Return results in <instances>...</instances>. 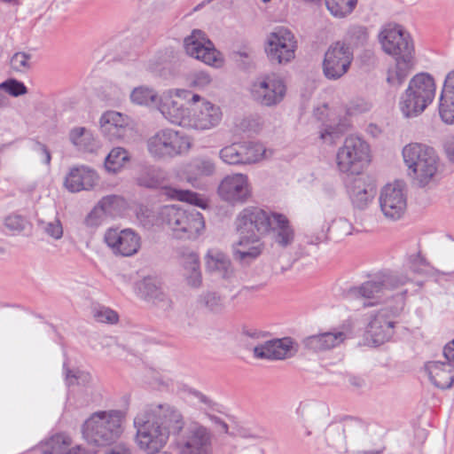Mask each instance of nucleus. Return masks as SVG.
Segmentation results:
<instances>
[{
    "label": "nucleus",
    "mask_w": 454,
    "mask_h": 454,
    "mask_svg": "<svg viewBox=\"0 0 454 454\" xmlns=\"http://www.w3.org/2000/svg\"><path fill=\"white\" fill-rule=\"evenodd\" d=\"M425 370L430 381L440 389H449L454 383V365L449 362L430 361Z\"/></svg>",
    "instance_id": "26"
},
{
    "label": "nucleus",
    "mask_w": 454,
    "mask_h": 454,
    "mask_svg": "<svg viewBox=\"0 0 454 454\" xmlns=\"http://www.w3.org/2000/svg\"><path fill=\"white\" fill-rule=\"evenodd\" d=\"M69 138L80 150H92L94 138L90 131L85 128H75L70 131Z\"/></svg>",
    "instance_id": "44"
},
{
    "label": "nucleus",
    "mask_w": 454,
    "mask_h": 454,
    "mask_svg": "<svg viewBox=\"0 0 454 454\" xmlns=\"http://www.w3.org/2000/svg\"><path fill=\"white\" fill-rule=\"evenodd\" d=\"M439 114L444 122L454 123V71L445 79L440 97Z\"/></svg>",
    "instance_id": "29"
},
{
    "label": "nucleus",
    "mask_w": 454,
    "mask_h": 454,
    "mask_svg": "<svg viewBox=\"0 0 454 454\" xmlns=\"http://www.w3.org/2000/svg\"><path fill=\"white\" fill-rule=\"evenodd\" d=\"M192 115L188 117L187 125L193 129L205 130L217 126L222 120V111L219 106L204 101L200 106L192 109Z\"/></svg>",
    "instance_id": "19"
},
{
    "label": "nucleus",
    "mask_w": 454,
    "mask_h": 454,
    "mask_svg": "<svg viewBox=\"0 0 454 454\" xmlns=\"http://www.w3.org/2000/svg\"><path fill=\"white\" fill-rule=\"evenodd\" d=\"M157 108L169 122L177 125H187L188 109L184 108L171 97L160 98Z\"/></svg>",
    "instance_id": "32"
},
{
    "label": "nucleus",
    "mask_w": 454,
    "mask_h": 454,
    "mask_svg": "<svg viewBox=\"0 0 454 454\" xmlns=\"http://www.w3.org/2000/svg\"><path fill=\"white\" fill-rule=\"evenodd\" d=\"M346 297L348 299L363 298L366 300H375V301L364 303V307H368L384 301L388 295L385 294L380 278L378 277L375 279L363 283L359 286L348 288L346 292Z\"/></svg>",
    "instance_id": "22"
},
{
    "label": "nucleus",
    "mask_w": 454,
    "mask_h": 454,
    "mask_svg": "<svg viewBox=\"0 0 454 454\" xmlns=\"http://www.w3.org/2000/svg\"><path fill=\"white\" fill-rule=\"evenodd\" d=\"M347 39L355 45H363L367 40V31L364 27L353 26L347 32Z\"/></svg>",
    "instance_id": "51"
},
{
    "label": "nucleus",
    "mask_w": 454,
    "mask_h": 454,
    "mask_svg": "<svg viewBox=\"0 0 454 454\" xmlns=\"http://www.w3.org/2000/svg\"><path fill=\"white\" fill-rule=\"evenodd\" d=\"M184 269L187 285L193 288L200 287L202 283V277L200 270L199 258L195 254H191L184 258Z\"/></svg>",
    "instance_id": "36"
},
{
    "label": "nucleus",
    "mask_w": 454,
    "mask_h": 454,
    "mask_svg": "<svg viewBox=\"0 0 454 454\" xmlns=\"http://www.w3.org/2000/svg\"><path fill=\"white\" fill-rule=\"evenodd\" d=\"M380 280L384 288L385 294L406 285L411 280L407 273L390 272L380 275Z\"/></svg>",
    "instance_id": "41"
},
{
    "label": "nucleus",
    "mask_w": 454,
    "mask_h": 454,
    "mask_svg": "<svg viewBox=\"0 0 454 454\" xmlns=\"http://www.w3.org/2000/svg\"><path fill=\"white\" fill-rule=\"evenodd\" d=\"M356 3L357 0H325L328 11L337 18H343L350 14Z\"/></svg>",
    "instance_id": "43"
},
{
    "label": "nucleus",
    "mask_w": 454,
    "mask_h": 454,
    "mask_svg": "<svg viewBox=\"0 0 454 454\" xmlns=\"http://www.w3.org/2000/svg\"><path fill=\"white\" fill-rule=\"evenodd\" d=\"M405 294L406 291H403L395 296L396 302L394 306L387 305L369 316L365 333L367 339L375 346L384 344L393 337L395 318L401 315L405 305Z\"/></svg>",
    "instance_id": "6"
},
{
    "label": "nucleus",
    "mask_w": 454,
    "mask_h": 454,
    "mask_svg": "<svg viewBox=\"0 0 454 454\" xmlns=\"http://www.w3.org/2000/svg\"><path fill=\"white\" fill-rule=\"evenodd\" d=\"M93 317L98 322L114 324L118 321V314L106 307H98L93 309Z\"/></svg>",
    "instance_id": "50"
},
{
    "label": "nucleus",
    "mask_w": 454,
    "mask_h": 454,
    "mask_svg": "<svg viewBox=\"0 0 454 454\" xmlns=\"http://www.w3.org/2000/svg\"><path fill=\"white\" fill-rule=\"evenodd\" d=\"M361 428V424L353 419H346L342 423L331 425L325 432L326 441L332 447L342 445L347 438L356 435Z\"/></svg>",
    "instance_id": "27"
},
{
    "label": "nucleus",
    "mask_w": 454,
    "mask_h": 454,
    "mask_svg": "<svg viewBox=\"0 0 454 454\" xmlns=\"http://www.w3.org/2000/svg\"><path fill=\"white\" fill-rule=\"evenodd\" d=\"M100 130L111 141L122 139L129 131L127 118L118 112L108 111L100 119Z\"/></svg>",
    "instance_id": "23"
},
{
    "label": "nucleus",
    "mask_w": 454,
    "mask_h": 454,
    "mask_svg": "<svg viewBox=\"0 0 454 454\" xmlns=\"http://www.w3.org/2000/svg\"><path fill=\"white\" fill-rule=\"evenodd\" d=\"M245 445V443H243ZM240 454H264L261 444H253L252 446H243Z\"/></svg>",
    "instance_id": "62"
},
{
    "label": "nucleus",
    "mask_w": 454,
    "mask_h": 454,
    "mask_svg": "<svg viewBox=\"0 0 454 454\" xmlns=\"http://www.w3.org/2000/svg\"><path fill=\"white\" fill-rule=\"evenodd\" d=\"M239 436L244 440L252 439L254 441V444H261V437L251 433L247 429H240L239 431Z\"/></svg>",
    "instance_id": "61"
},
{
    "label": "nucleus",
    "mask_w": 454,
    "mask_h": 454,
    "mask_svg": "<svg viewBox=\"0 0 454 454\" xmlns=\"http://www.w3.org/2000/svg\"><path fill=\"white\" fill-rule=\"evenodd\" d=\"M137 288L139 296L158 309L168 311L173 308L172 300L161 290L154 278H145Z\"/></svg>",
    "instance_id": "21"
},
{
    "label": "nucleus",
    "mask_w": 454,
    "mask_h": 454,
    "mask_svg": "<svg viewBox=\"0 0 454 454\" xmlns=\"http://www.w3.org/2000/svg\"><path fill=\"white\" fill-rule=\"evenodd\" d=\"M212 82L210 75L206 72H198L192 74L188 82L191 87H194L197 89H204L207 87Z\"/></svg>",
    "instance_id": "54"
},
{
    "label": "nucleus",
    "mask_w": 454,
    "mask_h": 454,
    "mask_svg": "<svg viewBox=\"0 0 454 454\" xmlns=\"http://www.w3.org/2000/svg\"><path fill=\"white\" fill-rule=\"evenodd\" d=\"M252 99L258 105L273 107L279 105L286 94L285 82L276 74H263L251 83L249 89Z\"/></svg>",
    "instance_id": "10"
},
{
    "label": "nucleus",
    "mask_w": 454,
    "mask_h": 454,
    "mask_svg": "<svg viewBox=\"0 0 454 454\" xmlns=\"http://www.w3.org/2000/svg\"><path fill=\"white\" fill-rule=\"evenodd\" d=\"M439 157L433 148L424 160L411 172L419 186H426L432 182L438 172Z\"/></svg>",
    "instance_id": "30"
},
{
    "label": "nucleus",
    "mask_w": 454,
    "mask_h": 454,
    "mask_svg": "<svg viewBox=\"0 0 454 454\" xmlns=\"http://www.w3.org/2000/svg\"><path fill=\"white\" fill-rule=\"evenodd\" d=\"M215 172V161L207 156L193 158L186 168L187 182L198 187L200 179L213 176Z\"/></svg>",
    "instance_id": "28"
},
{
    "label": "nucleus",
    "mask_w": 454,
    "mask_h": 454,
    "mask_svg": "<svg viewBox=\"0 0 454 454\" xmlns=\"http://www.w3.org/2000/svg\"><path fill=\"white\" fill-rule=\"evenodd\" d=\"M42 230L54 239H59L63 236V227L59 219L51 222H40Z\"/></svg>",
    "instance_id": "52"
},
{
    "label": "nucleus",
    "mask_w": 454,
    "mask_h": 454,
    "mask_svg": "<svg viewBox=\"0 0 454 454\" xmlns=\"http://www.w3.org/2000/svg\"><path fill=\"white\" fill-rule=\"evenodd\" d=\"M106 217L107 215L103 213V209L95 206V207L86 216L84 222L88 227H98L106 220Z\"/></svg>",
    "instance_id": "55"
},
{
    "label": "nucleus",
    "mask_w": 454,
    "mask_h": 454,
    "mask_svg": "<svg viewBox=\"0 0 454 454\" xmlns=\"http://www.w3.org/2000/svg\"><path fill=\"white\" fill-rule=\"evenodd\" d=\"M353 51L344 42L333 43L325 52L322 62L324 76L330 81H337L349 70L353 61Z\"/></svg>",
    "instance_id": "11"
},
{
    "label": "nucleus",
    "mask_w": 454,
    "mask_h": 454,
    "mask_svg": "<svg viewBox=\"0 0 454 454\" xmlns=\"http://www.w3.org/2000/svg\"><path fill=\"white\" fill-rule=\"evenodd\" d=\"M271 226L274 231V241L281 247L291 245L294 239V229L289 224L287 218L281 214H271Z\"/></svg>",
    "instance_id": "33"
},
{
    "label": "nucleus",
    "mask_w": 454,
    "mask_h": 454,
    "mask_svg": "<svg viewBox=\"0 0 454 454\" xmlns=\"http://www.w3.org/2000/svg\"><path fill=\"white\" fill-rule=\"evenodd\" d=\"M107 454H131V452L126 446L120 444L111 449Z\"/></svg>",
    "instance_id": "64"
},
{
    "label": "nucleus",
    "mask_w": 454,
    "mask_h": 454,
    "mask_svg": "<svg viewBox=\"0 0 454 454\" xmlns=\"http://www.w3.org/2000/svg\"><path fill=\"white\" fill-rule=\"evenodd\" d=\"M240 151L242 165L252 164L260 160L264 153L262 145L256 143H238Z\"/></svg>",
    "instance_id": "40"
},
{
    "label": "nucleus",
    "mask_w": 454,
    "mask_h": 454,
    "mask_svg": "<svg viewBox=\"0 0 454 454\" xmlns=\"http://www.w3.org/2000/svg\"><path fill=\"white\" fill-rule=\"evenodd\" d=\"M262 248L261 239L257 242H247L246 245H239V240L232 245L233 258L242 264H249L262 254Z\"/></svg>",
    "instance_id": "34"
},
{
    "label": "nucleus",
    "mask_w": 454,
    "mask_h": 454,
    "mask_svg": "<svg viewBox=\"0 0 454 454\" xmlns=\"http://www.w3.org/2000/svg\"><path fill=\"white\" fill-rule=\"evenodd\" d=\"M433 147L419 143H411L403 149V157L409 171H412L427 156Z\"/></svg>",
    "instance_id": "35"
},
{
    "label": "nucleus",
    "mask_w": 454,
    "mask_h": 454,
    "mask_svg": "<svg viewBox=\"0 0 454 454\" xmlns=\"http://www.w3.org/2000/svg\"><path fill=\"white\" fill-rule=\"evenodd\" d=\"M369 161V145L358 137H346L343 145L336 154L338 170L348 176L362 175V171Z\"/></svg>",
    "instance_id": "9"
},
{
    "label": "nucleus",
    "mask_w": 454,
    "mask_h": 454,
    "mask_svg": "<svg viewBox=\"0 0 454 454\" xmlns=\"http://www.w3.org/2000/svg\"><path fill=\"white\" fill-rule=\"evenodd\" d=\"M206 415L212 423H214L216 427H218L219 430L222 433L228 434L229 426L227 425V423L224 420H223L221 418H219L215 415H213V414L207 413Z\"/></svg>",
    "instance_id": "60"
},
{
    "label": "nucleus",
    "mask_w": 454,
    "mask_h": 454,
    "mask_svg": "<svg viewBox=\"0 0 454 454\" xmlns=\"http://www.w3.org/2000/svg\"><path fill=\"white\" fill-rule=\"evenodd\" d=\"M124 422L125 412L121 410L98 411L84 421L82 434L90 445L108 447L122 435Z\"/></svg>",
    "instance_id": "3"
},
{
    "label": "nucleus",
    "mask_w": 454,
    "mask_h": 454,
    "mask_svg": "<svg viewBox=\"0 0 454 454\" xmlns=\"http://www.w3.org/2000/svg\"><path fill=\"white\" fill-rule=\"evenodd\" d=\"M30 59L27 53L16 52L11 59V67L16 72L24 73L31 68Z\"/></svg>",
    "instance_id": "49"
},
{
    "label": "nucleus",
    "mask_w": 454,
    "mask_h": 454,
    "mask_svg": "<svg viewBox=\"0 0 454 454\" xmlns=\"http://www.w3.org/2000/svg\"><path fill=\"white\" fill-rule=\"evenodd\" d=\"M443 355L449 363L454 361V339L444 346Z\"/></svg>",
    "instance_id": "63"
},
{
    "label": "nucleus",
    "mask_w": 454,
    "mask_h": 454,
    "mask_svg": "<svg viewBox=\"0 0 454 454\" xmlns=\"http://www.w3.org/2000/svg\"><path fill=\"white\" fill-rule=\"evenodd\" d=\"M200 303L213 312H220L224 307L223 297L215 292H207L200 296Z\"/></svg>",
    "instance_id": "46"
},
{
    "label": "nucleus",
    "mask_w": 454,
    "mask_h": 454,
    "mask_svg": "<svg viewBox=\"0 0 454 454\" xmlns=\"http://www.w3.org/2000/svg\"><path fill=\"white\" fill-rule=\"evenodd\" d=\"M176 197L180 201H184L190 205L199 206L201 207H205V202L200 195L194 192L189 190H176Z\"/></svg>",
    "instance_id": "53"
},
{
    "label": "nucleus",
    "mask_w": 454,
    "mask_h": 454,
    "mask_svg": "<svg viewBox=\"0 0 454 454\" xmlns=\"http://www.w3.org/2000/svg\"><path fill=\"white\" fill-rule=\"evenodd\" d=\"M104 240L114 254L121 256L137 254L141 246L139 235L130 229H109L105 233Z\"/></svg>",
    "instance_id": "16"
},
{
    "label": "nucleus",
    "mask_w": 454,
    "mask_h": 454,
    "mask_svg": "<svg viewBox=\"0 0 454 454\" xmlns=\"http://www.w3.org/2000/svg\"><path fill=\"white\" fill-rule=\"evenodd\" d=\"M347 187L353 206L358 209L366 208L376 195V185L366 175L353 177Z\"/></svg>",
    "instance_id": "18"
},
{
    "label": "nucleus",
    "mask_w": 454,
    "mask_h": 454,
    "mask_svg": "<svg viewBox=\"0 0 454 454\" xmlns=\"http://www.w3.org/2000/svg\"><path fill=\"white\" fill-rule=\"evenodd\" d=\"M219 156L227 164L242 165L240 151L238 143H233L220 150Z\"/></svg>",
    "instance_id": "47"
},
{
    "label": "nucleus",
    "mask_w": 454,
    "mask_h": 454,
    "mask_svg": "<svg viewBox=\"0 0 454 454\" xmlns=\"http://www.w3.org/2000/svg\"><path fill=\"white\" fill-rule=\"evenodd\" d=\"M309 223L319 232L316 237L317 243L327 239V232L332 231L336 238H343L352 233L353 225L345 218L333 221V225L328 224L325 213L322 209H315L309 215Z\"/></svg>",
    "instance_id": "17"
},
{
    "label": "nucleus",
    "mask_w": 454,
    "mask_h": 454,
    "mask_svg": "<svg viewBox=\"0 0 454 454\" xmlns=\"http://www.w3.org/2000/svg\"><path fill=\"white\" fill-rule=\"evenodd\" d=\"M160 216L176 239H196L205 227L202 215L191 207L164 206Z\"/></svg>",
    "instance_id": "4"
},
{
    "label": "nucleus",
    "mask_w": 454,
    "mask_h": 454,
    "mask_svg": "<svg viewBox=\"0 0 454 454\" xmlns=\"http://www.w3.org/2000/svg\"><path fill=\"white\" fill-rule=\"evenodd\" d=\"M137 180L141 186L157 188L161 184L162 176L160 169L148 168L141 173Z\"/></svg>",
    "instance_id": "45"
},
{
    "label": "nucleus",
    "mask_w": 454,
    "mask_h": 454,
    "mask_svg": "<svg viewBox=\"0 0 454 454\" xmlns=\"http://www.w3.org/2000/svg\"><path fill=\"white\" fill-rule=\"evenodd\" d=\"M120 200L116 195H108L102 198L97 206L103 209V213L111 215H113L114 207L118 205Z\"/></svg>",
    "instance_id": "57"
},
{
    "label": "nucleus",
    "mask_w": 454,
    "mask_h": 454,
    "mask_svg": "<svg viewBox=\"0 0 454 454\" xmlns=\"http://www.w3.org/2000/svg\"><path fill=\"white\" fill-rule=\"evenodd\" d=\"M426 259L419 254H414L408 258V268L414 274H421L427 266Z\"/></svg>",
    "instance_id": "56"
},
{
    "label": "nucleus",
    "mask_w": 454,
    "mask_h": 454,
    "mask_svg": "<svg viewBox=\"0 0 454 454\" xmlns=\"http://www.w3.org/2000/svg\"><path fill=\"white\" fill-rule=\"evenodd\" d=\"M33 150L35 152L40 153L44 158L43 161L45 164L50 165L51 156V153H50L49 149L47 148V146L44 144H43L39 141H35L33 145Z\"/></svg>",
    "instance_id": "59"
},
{
    "label": "nucleus",
    "mask_w": 454,
    "mask_h": 454,
    "mask_svg": "<svg viewBox=\"0 0 454 454\" xmlns=\"http://www.w3.org/2000/svg\"><path fill=\"white\" fill-rule=\"evenodd\" d=\"M134 427L137 444L145 451L163 449L172 434L177 454H215L211 428L197 420L185 424L182 411L172 404H147L134 418Z\"/></svg>",
    "instance_id": "1"
},
{
    "label": "nucleus",
    "mask_w": 454,
    "mask_h": 454,
    "mask_svg": "<svg viewBox=\"0 0 454 454\" xmlns=\"http://www.w3.org/2000/svg\"><path fill=\"white\" fill-rule=\"evenodd\" d=\"M71 445V438L65 434H57L48 439L42 446L43 454H63Z\"/></svg>",
    "instance_id": "39"
},
{
    "label": "nucleus",
    "mask_w": 454,
    "mask_h": 454,
    "mask_svg": "<svg viewBox=\"0 0 454 454\" xmlns=\"http://www.w3.org/2000/svg\"><path fill=\"white\" fill-rule=\"evenodd\" d=\"M347 339L344 331L334 329L305 338L302 341L305 348L313 352L325 351L333 348Z\"/></svg>",
    "instance_id": "25"
},
{
    "label": "nucleus",
    "mask_w": 454,
    "mask_h": 454,
    "mask_svg": "<svg viewBox=\"0 0 454 454\" xmlns=\"http://www.w3.org/2000/svg\"><path fill=\"white\" fill-rule=\"evenodd\" d=\"M404 184L396 181L387 184L380 195V207L384 216L389 220L400 219L407 207L406 195L403 192Z\"/></svg>",
    "instance_id": "13"
},
{
    "label": "nucleus",
    "mask_w": 454,
    "mask_h": 454,
    "mask_svg": "<svg viewBox=\"0 0 454 454\" xmlns=\"http://www.w3.org/2000/svg\"><path fill=\"white\" fill-rule=\"evenodd\" d=\"M130 160L129 153L123 147L113 148L105 160V168L109 173H118Z\"/></svg>",
    "instance_id": "37"
},
{
    "label": "nucleus",
    "mask_w": 454,
    "mask_h": 454,
    "mask_svg": "<svg viewBox=\"0 0 454 454\" xmlns=\"http://www.w3.org/2000/svg\"><path fill=\"white\" fill-rule=\"evenodd\" d=\"M217 193L223 200L231 204L246 202L251 197L247 176L240 173L226 176L220 182Z\"/></svg>",
    "instance_id": "15"
},
{
    "label": "nucleus",
    "mask_w": 454,
    "mask_h": 454,
    "mask_svg": "<svg viewBox=\"0 0 454 454\" xmlns=\"http://www.w3.org/2000/svg\"><path fill=\"white\" fill-rule=\"evenodd\" d=\"M0 90H4L10 96L17 98L27 93L26 85L16 79L10 78L0 83Z\"/></svg>",
    "instance_id": "48"
},
{
    "label": "nucleus",
    "mask_w": 454,
    "mask_h": 454,
    "mask_svg": "<svg viewBox=\"0 0 454 454\" xmlns=\"http://www.w3.org/2000/svg\"><path fill=\"white\" fill-rule=\"evenodd\" d=\"M297 42L286 27H277L267 38L265 52L272 64H286L295 57Z\"/></svg>",
    "instance_id": "12"
},
{
    "label": "nucleus",
    "mask_w": 454,
    "mask_h": 454,
    "mask_svg": "<svg viewBox=\"0 0 454 454\" xmlns=\"http://www.w3.org/2000/svg\"><path fill=\"white\" fill-rule=\"evenodd\" d=\"M206 267L223 279L234 277V269L229 257L218 251H209L206 255Z\"/></svg>",
    "instance_id": "31"
},
{
    "label": "nucleus",
    "mask_w": 454,
    "mask_h": 454,
    "mask_svg": "<svg viewBox=\"0 0 454 454\" xmlns=\"http://www.w3.org/2000/svg\"><path fill=\"white\" fill-rule=\"evenodd\" d=\"M65 376L67 384L68 386L80 385L87 387H96V383L93 377L88 372L81 370H70L68 368H66Z\"/></svg>",
    "instance_id": "42"
},
{
    "label": "nucleus",
    "mask_w": 454,
    "mask_h": 454,
    "mask_svg": "<svg viewBox=\"0 0 454 454\" xmlns=\"http://www.w3.org/2000/svg\"><path fill=\"white\" fill-rule=\"evenodd\" d=\"M271 215L256 207H247L237 215L235 229L239 236V245L257 242L271 226Z\"/></svg>",
    "instance_id": "8"
},
{
    "label": "nucleus",
    "mask_w": 454,
    "mask_h": 454,
    "mask_svg": "<svg viewBox=\"0 0 454 454\" xmlns=\"http://www.w3.org/2000/svg\"><path fill=\"white\" fill-rule=\"evenodd\" d=\"M384 51L395 57V66L388 70L387 82L400 86L414 66V46L411 38L401 26L387 25L379 35Z\"/></svg>",
    "instance_id": "2"
},
{
    "label": "nucleus",
    "mask_w": 454,
    "mask_h": 454,
    "mask_svg": "<svg viewBox=\"0 0 454 454\" xmlns=\"http://www.w3.org/2000/svg\"><path fill=\"white\" fill-rule=\"evenodd\" d=\"M98 181L97 173L86 167H76L70 169L65 178V187L71 192H77L82 190H90Z\"/></svg>",
    "instance_id": "24"
},
{
    "label": "nucleus",
    "mask_w": 454,
    "mask_h": 454,
    "mask_svg": "<svg viewBox=\"0 0 454 454\" xmlns=\"http://www.w3.org/2000/svg\"><path fill=\"white\" fill-rule=\"evenodd\" d=\"M26 221L20 215H10L5 219V226L13 231H21L25 228Z\"/></svg>",
    "instance_id": "58"
},
{
    "label": "nucleus",
    "mask_w": 454,
    "mask_h": 454,
    "mask_svg": "<svg viewBox=\"0 0 454 454\" xmlns=\"http://www.w3.org/2000/svg\"><path fill=\"white\" fill-rule=\"evenodd\" d=\"M130 99L133 103L139 106L157 107L160 98L153 88L139 86L132 90Z\"/></svg>",
    "instance_id": "38"
},
{
    "label": "nucleus",
    "mask_w": 454,
    "mask_h": 454,
    "mask_svg": "<svg viewBox=\"0 0 454 454\" xmlns=\"http://www.w3.org/2000/svg\"><path fill=\"white\" fill-rule=\"evenodd\" d=\"M184 49L189 56L205 64L218 67L222 63L220 52L201 30H193L192 35L184 39Z\"/></svg>",
    "instance_id": "14"
},
{
    "label": "nucleus",
    "mask_w": 454,
    "mask_h": 454,
    "mask_svg": "<svg viewBox=\"0 0 454 454\" xmlns=\"http://www.w3.org/2000/svg\"><path fill=\"white\" fill-rule=\"evenodd\" d=\"M293 345L291 338L266 340L253 348L254 356L258 359L283 360L292 356Z\"/></svg>",
    "instance_id": "20"
},
{
    "label": "nucleus",
    "mask_w": 454,
    "mask_h": 454,
    "mask_svg": "<svg viewBox=\"0 0 454 454\" xmlns=\"http://www.w3.org/2000/svg\"><path fill=\"white\" fill-rule=\"evenodd\" d=\"M435 96V83L428 74H416L400 99V110L406 118L422 114Z\"/></svg>",
    "instance_id": "5"
},
{
    "label": "nucleus",
    "mask_w": 454,
    "mask_h": 454,
    "mask_svg": "<svg viewBox=\"0 0 454 454\" xmlns=\"http://www.w3.org/2000/svg\"><path fill=\"white\" fill-rule=\"evenodd\" d=\"M149 154L156 160H168L185 154L192 147L189 137L173 129H161L146 141Z\"/></svg>",
    "instance_id": "7"
}]
</instances>
